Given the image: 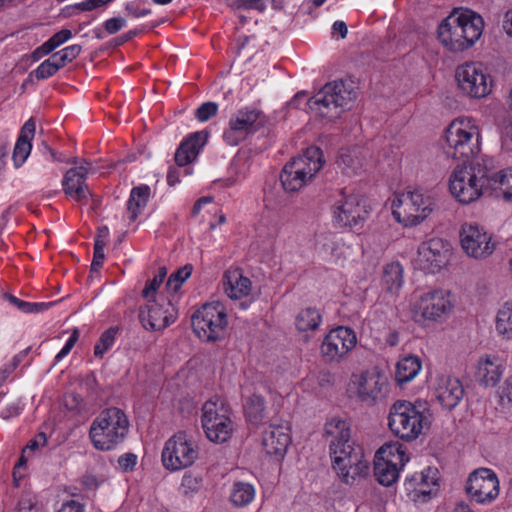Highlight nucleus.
<instances>
[{
    "mask_svg": "<svg viewBox=\"0 0 512 512\" xmlns=\"http://www.w3.org/2000/svg\"><path fill=\"white\" fill-rule=\"evenodd\" d=\"M382 283L390 293H396L403 284V268L400 263L392 262L385 266Z\"/></svg>",
    "mask_w": 512,
    "mask_h": 512,
    "instance_id": "79ce46f5",
    "label": "nucleus"
},
{
    "mask_svg": "<svg viewBox=\"0 0 512 512\" xmlns=\"http://www.w3.org/2000/svg\"><path fill=\"white\" fill-rule=\"evenodd\" d=\"M500 401L502 404L505 401L512 404V376L508 377L500 388Z\"/></svg>",
    "mask_w": 512,
    "mask_h": 512,
    "instance_id": "052dcab7",
    "label": "nucleus"
},
{
    "mask_svg": "<svg viewBox=\"0 0 512 512\" xmlns=\"http://www.w3.org/2000/svg\"><path fill=\"white\" fill-rule=\"evenodd\" d=\"M89 167L90 163L84 158L66 157V198L80 206L87 205L90 199L95 206L99 202L86 183Z\"/></svg>",
    "mask_w": 512,
    "mask_h": 512,
    "instance_id": "a211bd4d",
    "label": "nucleus"
},
{
    "mask_svg": "<svg viewBox=\"0 0 512 512\" xmlns=\"http://www.w3.org/2000/svg\"><path fill=\"white\" fill-rule=\"evenodd\" d=\"M459 237L461 247L469 257L485 259L495 250L492 235L477 223H464Z\"/></svg>",
    "mask_w": 512,
    "mask_h": 512,
    "instance_id": "6ab92c4d",
    "label": "nucleus"
},
{
    "mask_svg": "<svg viewBox=\"0 0 512 512\" xmlns=\"http://www.w3.org/2000/svg\"><path fill=\"white\" fill-rule=\"evenodd\" d=\"M105 259L104 248H101V244L96 245L93 251V259L91 263V271L98 272L103 266Z\"/></svg>",
    "mask_w": 512,
    "mask_h": 512,
    "instance_id": "4d7b16f0",
    "label": "nucleus"
},
{
    "mask_svg": "<svg viewBox=\"0 0 512 512\" xmlns=\"http://www.w3.org/2000/svg\"><path fill=\"white\" fill-rule=\"evenodd\" d=\"M232 415L230 405L222 397L214 396L203 404L201 425L209 441L222 444L232 437L234 431Z\"/></svg>",
    "mask_w": 512,
    "mask_h": 512,
    "instance_id": "9d476101",
    "label": "nucleus"
},
{
    "mask_svg": "<svg viewBox=\"0 0 512 512\" xmlns=\"http://www.w3.org/2000/svg\"><path fill=\"white\" fill-rule=\"evenodd\" d=\"M348 33L347 25L344 21L337 20L332 25V34L339 35L341 39L346 38Z\"/></svg>",
    "mask_w": 512,
    "mask_h": 512,
    "instance_id": "e2e57ef3",
    "label": "nucleus"
},
{
    "mask_svg": "<svg viewBox=\"0 0 512 512\" xmlns=\"http://www.w3.org/2000/svg\"><path fill=\"white\" fill-rule=\"evenodd\" d=\"M128 15L134 18H141L151 14V9L143 5L142 0L129 2L125 5Z\"/></svg>",
    "mask_w": 512,
    "mask_h": 512,
    "instance_id": "864d4df0",
    "label": "nucleus"
},
{
    "mask_svg": "<svg viewBox=\"0 0 512 512\" xmlns=\"http://www.w3.org/2000/svg\"><path fill=\"white\" fill-rule=\"evenodd\" d=\"M351 384L355 387L357 397L365 403L375 404L383 399L388 391L387 378L376 370H366L354 374Z\"/></svg>",
    "mask_w": 512,
    "mask_h": 512,
    "instance_id": "4be33fe9",
    "label": "nucleus"
},
{
    "mask_svg": "<svg viewBox=\"0 0 512 512\" xmlns=\"http://www.w3.org/2000/svg\"><path fill=\"white\" fill-rule=\"evenodd\" d=\"M117 333V327H110L101 334L99 340L94 346L95 357L102 358L104 354L113 347L116 342Z\"/></svg>",
    "mask_w": 512,
    "mask_h": 512,
    "instance_id": "de8ad7c7",
    "label": "nucleus"
},
{
    "mask_svg": "<svg viewBox=\"0 0 512 512\" xmlns=\"http://www.w3.org/2000/svg\"><path fill=\"white\" fill-rule=\"evenodd\" d=\"M129 426V419L123 410L106 408L92 421L89 439L96 450L112 451L124 442Z\"/></svg>",
    "mask_w": 512,
    "mask_h": 512,
    "instance_id": "20e7f679",
    "label": "nucleus"
},
{
    "mask_svg": "<svg viewBox=\"0 0 512 512\" xmlns=\"http://www.w3.org/2000/svg\"><path fill=\"white\" fill-rule=\"evenodd\" d=\"M61 437V430L57 429L55 423L51 420L46 421L41 428V431L22 449L21 455L18 462L15 464L13 469V480L16 486H19V481L22 478L20 469L26 466L28 459L39 450L44 447L49 439L59 441Z\"/></svg>",
    "mask_w": 512,
    "mask_h": 512,
    "instance_id": "b1692460",
    "label": "nucleus"
},
{
    "mask_svg": "<svg viewBox=\"0 0 512 512\" xmlns=\"http://www.w3.org/2000/svg\"><path fill=\"white\" fill-rule=\"evenodd\" d=\"M61 52L53 54L33 71L38 80L49 78L64 66V54H61Z\"/></svg>",
    "mask_w": 512,
    "mask_h": 512,
    "instance_id": "c03bdc74",
    "label": "nucleus"
},
{
    "mask_svg": "<svg viewBox=\"0 0 512 512\" xmlns=\"http://www.w3.org/2000/svg\"><path fill=\"white\" fill-rule=\"evenodd\" d=\"M345 244L334 233L321 235L317 242V249L321 257L329 262L337 263L344 254Z\"/></svg>",
    "mask_w": 512,
    "mask_h": 512,
    "instance_id": "473e14b6",
    "label": "nucleus"
},
{
    "mask_svg": "<svg viewBox=\"0 0 512 512\" xmlns=\"http://www.w3.org/2000/svg\"><path fill=\"white\" fill-rule=\"evenodd\" d=\"M198 454V447L192 437L179 431L165 442L161 460L165 469L175 472L192 466Z\"/></svg>",
    "mask_w": 512,
    "mask_h": 512,
    "instance_id": "4468645a",
    "label": "nucleus"
},
{
    "mask_svg": "<svg viewBox=\"0 0 512 512\" xmlns=\"http://www.w3.org/2000/svg\"><path fill=\"white\" fill-rule=\"evenodd\" d=\"M80 52L81 46L79 45L66 46V61H72L80 54Z\"/></svg>",
    "mask_w": 512,
    "mask_h": 512,
    "instance_id": "338daca9",
    "label": "nucleus"
},
{
    "mask_svg": "<svg viewBox=\"0 0 512 512\" xmlns=\"http://www.w3.org/2000/svg\"><path fill=\"white\" fill-rule=\"evenodd\" d=\"M209 138L206 130L196 131L184 137L176 149L174 160L179 167H184L196 160Z\"/></svg>",
    "mask_w": 512,
    "mask_h": 512,
    "instance_id": "a878e982",
    "label": "nucleus"
},
{
    "mask_svg": "<svg viewBox=\"0 0 512 512\" xmlns=\"http://www.w3.org/2000/svg\"><path fill=\"white\" fill-rule=\"evenodd\" d=\"M433 200L419 190L395 195L392 201V215L405 227L416 226L432 212Z\"/></svg>",
    "mask_w": 512,
    "mask_h": 512,
    "instance_id": "9b49d317",
    "label": "nucleus"
},
{
    "mask_svg": "<svg viewBox=\"0 0 512 512\" xmlns=\"http://www.w3.org/2000/svg\"><path fill=\"white\" fill-rule=\"evenodd\" d=\"M64 43V30L57 32L53 37H51L48 41L38 47L32 54L35 60H39L45 55L52 52L59 45Z\"/></svg>",
    "mask_w": 512,
    "mask_h": 512,
    "instance_id": "8fccbe9b",
    "label": "nucleus"
},
{
    "mask_svg": "<svg viewBox=\"0 0 512 512\" xmlns=\"http://www.w3.org/2000/svg\"><path fill=\"white\" fill-rule=\"evenodd\" d=\"M16 512H42V506L32 492H22L17 505Z\"/></svg>",
    "mask_w": 512,
    "mask_h": 512,
    "instance_id": "09e8293b",
    "label": "nucleus"
},
{
    "mask_svg": "<svg viewBox=\"0 0 512 512\" xmlns=\"http://www.w3.org/2000/svg\"><path fill=\"white\" fill-rule=\"evenodd\" d=\"M35 127V121L31 118L24 123L20 130L12 156L16 167H20L31 152V140L35 135Z\"/></svg>",
    "mask_w": 512,
    "mask_h": 512,
    "instance_id": "2f4dec72",
    "label": "nucleus"
},
{
    "mask_svg": "<svg viewBox=\"0 0 512 512\" xmlns=\"http://www.w3.org/2000/svg\"><path fill=\"white\" fill-rule=\"evenodd\" d=\"M490 188L497 197L506 202H512V167L502 169L493 176L490 175Z\"/></svg>",
    "mask_w": 512,
    "mask_h": 512,
    "instance_id": "4c0bfd02",
    "label": "nucleus"
},
{
    "mask_svg": "<svg viewBox=\"0 0 512 512\" xmlns=\"http://www.w3.org/2000/svg\"><path fill=\"white\" fill-rule=\"evenodd\" d=\"M109 238V229L107 226H101L97 229V233L94 238V247L101 244V248H105Z\"/></svg>",
    "mask_w": 512,
    "mask_h": 512,
    "instance_id": "680f3d73",
    "label": "nucleus"
},
{
    "mask_svg": "<svg viewBox=\"0 0 512 512\" xmlns=\"http://www.w3.org/2000/svg\"><path fill=\"white\" fill-rule=\"evenodd\" d=\"M151 189L146 184L133 187L127 201V214L130 222H135L143 209L147 206Z\"/></svg>",
    "mask_w": 512,
    "mask_h": 512,
    "instance_id": "72a5a7b5",
    "label": "nucleus"
},
{
    "mask_svg": "<svg viewBox=\"0 0 512 512\" xmlns=\"http://www.w3.org/2000/svg\"><path fill=\"white\" fill-rule=\"evenodd\" d=\"M402 467L374 459V475L383 486H391L398 478Z\"/></svg>",
    "mask_w": 512,
    "mask_h": 512,
    "instance_id": "ea45409f",
    "label": "nucleus"
},
{
    "mask_svg": "<svg viewBox=\"0 0 512 512\" xmlns=\"http://www.w3.org/2000/svg\"><path fill=\"white\" fill-rule=\"evenodd\" d=\"M66 512H84V505L77 500H66Z\"/></svg>",
    "mask_w": 512,
    "mask_h": 512,
    "instance_id": "0e129e2a",
    "label": "nucleus"
},
{
    "mask_svg": "<svg viewBox=\"0 0 512 512\" xmlns=\"http://www.w3.org/2000/svg\"><path fill=\"white\" fill-rule=\"evenodd\" d=\"M218 112V104L215 102H205L201 104L196 110H195V118L199 122H206L209 119H211L213 116H215Z\"/></svg>",
    "mask_w": 512,
    "mask_h": 512,
    "instance_id": "603ef678",
    "label": "nucleus"
},
{
    "mask_svg": "<svg viewBox=\"0 0 512 512\" xmlns=\"http://www.w3.org/2000/svg\"><path fill=\"white\" fill-rule=\"evenodd\" d=\"M464 389L462 383L457 379L449 376H441L437 380L435 387V396L441 406L451 410L455 408L462 400Z\"/></svg>",
    "mask_w": 512,
    "mask_h": 512,
    "instance_id": "cd10ccee",
    "label": "nucleus"
},
{
    "mask_svg": "<svg viewBox=\"0 0 512 512\" xmlns=\"http://www.w3.org/2000/svg\"><path fill=\"white\" fill-rule=\"evenodd\" d=\"M496 330L506 339H512V302H506L498 311Z\"/></svg>",
    "mask_w": 512,
    "mask_h": 512,
    "instance_id": "a18cd8bd",
    "label": "nucleus"
},
{
    "mask_svg": "<svg viewBox=\"0 0 512 512\" xmlns=\"http://www.w3.org/2000/svg\"><path fill=\"white\" fill-rule=\"evenodd\" d=\"M267 1L268 0H237V4L240 8L264 12L267 7Z\"/></svg>",
    "mask_w": 512,
    "mask_h": 512,
    "instance_id": "13d9d810",
    "label": "nucleus"
},
{
    "mask_svg": "<svg viewBox=\"0 0 512 512\" xmlns=\"http://www.w3.org/2000/svg\"><path fill=\"white\" fill-rule=\"evenodd\" d=\"M438 487V470L431 467L407 476L404 481L405 491L414 502H427Z\"/></svg>",
    "mask_w": 512,
    "mask_h": 512,
    "instance_id": "5701e85b",
    "label": "nucleus"
},
{
    "mask_svg": "<svg viewBox=\"0 0 512 512\" xmlns=\"http://www.w3.org/2000/svg\"><path fill=\"white\" fill-rule=\"evenodd\" d=\"M325 434L330 437L329 451L333 469L345 484L368 474L369 463L364 459L360 445L351 438V428L347 420L332 417L325 423Z\"/></svg>",
    "mask_w": 512,
    "mask_h": 512,
    "instance_id": "f257e3e1",
    "label": "nucleus"
},
{
    "mask_svg": "<svg viewBox=\"0 0 512 512\" xmlns=\"http://www.w3.org/2000/svg\"><path fill=\"white\" fill-rule=\"evenodd\" d=\"M264 123L265 116L261 110L250 106L242 107L230 116L222 139L226 145L237 146L257 133Z\"/></svg>",
    "mask_w": 512,
    "mask_h": 512,
    "instance_id": "ddd939ff",
    "label": "nucleus"
},
{
    "mask_svg": "<svg viewBox=\"0 0 512 512\" xmlns=\"http://www.w3.org/2000/svg\"><path fill=\"white\" fill-rule=\"evenodd\" d=\"M480 129L473 118L458 117L445 130L447 157L468 161L480 151Z\"/></svg>",
    "mask_w": 512,
    "mask_h": 512,
    "instance_id": "423d86ee",
    "label": "nucleus"
},
{
    "mask_svg": "<svg viewBox=\"0 0 512 512\" xmlns=\"http://www.w3.org/2000/svg\"><path fill=\"white\" fill-rule=\"evenodd\" d=\"M192 328L199 339L214 342L223 338L228 325V317L224 305L211 302L202 305L192 317Z\"/></svg>",
    "mask_w": 512,
    "mask_h": 512,
    "instance_id": "f8f14e48",
    "label": "nucleus"
},
{
    "mask_svg": "<svg viewBox=\"0 0 512 512\" xmlns=\"http://www.w3.org/2000/svg\"><path fill=\"white\" fill-rule=\"evenodd\" d=\"M290 444L291 435L288 426L270 424L263 433L262 445L268 455L282 458Z\"/></svg>",
    "mask_w": 512,
    "mask_h": 512,
    "instance_id": "bb28decb",
    "label": "nucleus"
},
{
    "mask_svg": "<svg viewBox=\"0 0 512 512\" xmlns=\"http://www.w3.org/2000/svg\"><path fill=\"white\" fill-rule=\"evenodd\" d=\"M127 22L122 17H113L104 22V28L109 34H116L126 26Z\"/></svg>",
    "mask_w": 512,
    "mask_h": 512,
    "instance_id": "5fc2aeb1",
    "label": "nucleus"
},
{
    "mask_svg": "<svg viewBox=\"0 0 512 512\" xmlns=\"http://www.w3.org/2000/svg\"><path fill=\"white\" fill-rule=\"evenodd\" d=\"M505 367L503 360L496 355H486L479 359L476 377L480 384L494 387L501 379Z\"/></svg>",
    "mask_w": 512,
    "mask_h": 512,
    "instance_id": "c85d7f7f",
    "label": "nucleus"
},
{
    "mask_svg": "<svg viewBox=\"0 0 512 512\" xmlns=\"http://www.w3.org/2000/svg\"><path fill=\"white\" fill-rule=\"evenodd\" d=\"M357 344V336L353 329L338 326L331 329L324 337L320 351L327 362L339 363Z\"/></svg>",
    "mask_w": 512,
    "mask_h": 512,
    "instance_id": "aec40b11",
    "label": "nucleus"
},
{
    "mask_svg": "<svg viewBox=\"0 0 512 512\" xmlns=\"http://www.w3.org/2000/svg\"><path fill=\"white\" fill-rule=\"evenodd\" d=\"M490 183V170L484 163L475 162L454 169L449 178V190L459 203L470 204L490 188Z\"/></svg>",
    "mask_w": 512,
    "mask_h": 512,
    "instance_id": "39448f33",
    "label": "nucleus"
},
{
    "mask_svg": "<svg viewBox=\"0 0 512 512\" xmlns=\"http://www.w3.org/2000/svg\"><path fill=\"white\" fill-rule=\"evenodd\" d=\"M503 30L512 37V10L507 11L504 16Z\"/></svg>",
    "mask_w": 512,
    "mask_h": 512,
    "instance_id": "774afa93",
    "label": "nucleus"
},
{
    "mask_svg": "<svg viewBox=\"0 0 512 512\" xmlns=\"http://www.w3.org/2000/svg\"><path fill=\"white\" fill-rule=\"evenodd\" d=\"M166 274V268H160L158 273L151 280H148L146 282L145 287L142 291V296L148 298L151 294H154L158 290L160 285L163 283Z\"/></svg>",
    "mask_w": 512,
    "mask_h": 512,
    "instance_id": "3c124183",
    "label": "nucleus"
},
{
    "mask_svg": "<svg viewBox=\"0 0 512 512\" xmlns=\"http://www.w3.org/2000/svg\"><path fill=\"white\" fill-rule=\"evenodd\" d=\"M223 286L230 299L240 300L248 297L252 290L251 280L240 269H229L224 273Z\"/></svg>",
    "mask_w": 512,
    "mask_h": 512,
    "instance_id": "c756f323",
    "label": "nucleus"
},
{
    "mask_svg": "<svg viewBox=\"0 0 512 512\" xmlns=\"http://www.w3.org/2000/svg\"><path fill=\"white\" fill-rule=\"evenodd\" d=\"M422 363L419 357L408 355L398 361L395 371V380L399 385L413 380L421 371Z\"/></svg>",
    "mask_w": 512,
    "mask_h": 512,
    "instance_id": "c9c22d12",
    "label": "nucleus"
},
{
    "mask_svg": "<svg viewBox=\"0 0 512 512\" xmlns=\"http://www.w3.org/2000/svg\"><path fill=\"white\" fill-rule=\"evenodd\" d=\"M330 211L334 227L359 229L367 220L370 208L362 194L343 188L336 196Z\"/></svg>",
    "mask_w": 512,
    "mask_h": 512,
    "instance_id": "1a4fd4ad",
    "label": "nucleus"
},
{
    "mask_svg": "<svg viewBox=\"0 0 512 512\" xmlns=\"http://www.w3.org/2000/svg\"><path fill=\"white\" fill-rule=\"evenodd\" d=\"M323 165L322 150L316 146L306 148L283 167L280 181L284 190L290 193L299 191L313 180Z\"/></svg>",
    "mask_w": 512,
    "mask_h": 512,
    "instance_id": "0eeeda50",
    "label": "nucleus"
},
{
    "mask_svg": "<svg viewBox=\"0 0 512 512\" xmlns=\"http://www.w3.org/2000/svg\"><path fill=\"white\" fill-rule=\"evenodd\" d=\"M484 20L476 12L465 9L453 12L438 27L439 41L450 51H464L481 37Z\"/></svg>",
    "mask_w": 512,
    "mask_h": 512,
    "instance_id": "f03ea898",
    "label": "nucleus"
},
{
    "mask_svg": "<svg viewBox=\"0 0 512 512\" xmlns=\"http://www.w3.org/2000/svg\"><path fill=\"white\" fill-rule=\"evenodd\" d=\"M455 77L459 89L470 98H484L492 91L493 79L482 63L466 62L460 65Z\"/></svg>",
    "mask_w": 512,
    "mask_h": 512,
    "instance_id": "f3484780",
    "label": "nucleus"
},
{
    "mask_svg": "<svg viewBox=\"0 0 512 512\" xmlns=\"http://www.w3.org/2000/svg\"><path fill=\"white\" fill-rule=\"evenodd\" d=\"M375 460L389 462L399 467L409 461V456L406 452V447L399 442H391L384 444L375 454Z\"/></svg>",
    "mask_w": 512,
    "mask_h": 512,
    "instance_id": "f704fd0d",
    "label": "nucleus"
},
{
    "mask_svg": "<svg viewBox=\"0 0 512 512\" xmlns=\"http://www.w3.org/2000/svg\"><path fill=\"white\" fill-rule=\"evenodd\" d=\"M118 464L123 471H132L137 464V456L133 453H125L118 458Z\"/></svg>",
    "mask_w": 512,
    "mask_h": 512,
    "instance_id": "6e6d98bb",
    "label": "nucleus"
},
{
    "mask_svg": "<svg viewBox=\"0 0 512 512\" xmlns=\"http://www.w3.org/2000/svg\"><path fill=\"white\" fill-rule=\"evenodd\" d=\"M430 409L426 401H395L389 410L388 427L401 440H416L429 424Z\"/></svg>",
    "mask_w": 512,
    "mask_h": 512,
    "instance_id": "7ed1b4c3",
    "label": "nucleus"
},
{
    "mask_svg": "<svg viewBox=\"0 0 512 512\" xmlns=\"http://www.w3.org/2000/svg\"><path fill=\"white\" fill-rule=\"evenodd\" d=\"M177 319L178 307L174 297L159 295L148 300L139 310V320L142 326L149 331H162Z\"/></svg>",
    "mask_w": 512,
    "mask_h": 512,
    "instance_id": "dca6fc26",
    "label": "nucleus"
},
{
    "mask_svg": "<svg viewBox=\"0 0 512 512\" xmlns=\"http://www.w3.org/2000/svg\"><path fill=\"white\" fill-rule=\"evenodd\" d=\"M181 485L186 491H197L200 487V479L190 473L184 474Z\"/></svg>",
    "mask_w": 512,
    "mask_h": 512,
    "instance_id": "bf43d9fd",
    "label": "nucleus"
},
{
    "mask_svg": "<svg viewBox=\"0 0 512 512\" xmlns=\"http://www.w3.org/2000/svg\"><path fill=\"white\" fill-rule=\"evenodd\" d=\"M337 164L345 174H357L363 167V157L360 148H342Z\"/></svg>",
    "mask_w": 512,
    "mask_h": 512,
    "instance_id": "e433bc0d",
    "label": "nucleus"
},
{
    "mask_svg": "<svg viewBox=\"0 0 512 512\" xmlns=\"http://www.w3.org/2000/svg\"><path fill=\"white\" fill-rule=\"evenodd\" d=\"M466 491L479 504L491 503L500 491L496 473L489 468L475 470L468 477Z\"/></svg>",
    "mask_w": 512,
    "mask_h": 512,
    "instance_id": "412c9836",
    "label": "nucleus"
},
{
    "mask_svg": "<svg viewBox=\"0 0 512 512\" xmlns=\"http://www.w3.org/2000/svg\"><path fill=\"white\" fill-rule=\"evenodd\" d=\"M14 371L13 365L9 363L4 364L0 368V385H2Z\"/></svg>",
    "mask_w": 512,
    "mask_h": 512,
    "instance_id": "69168bd1",
    "label": "nucleus"
},
{
    "mask_svg": "<svg viewBox=\"0 0 512 512\" xmlns=\"http://www.w3.org/2000/svg\"><path fill=\"white\" fill-rule=\"evenodd\" d=\"M454 305L447 290L435 289L423 293L413 304L415 321L442 322L451 313Z\"/></svg>",
    "mask_w": 512,
    "mask_h": 512,
    "instance_id": "2eb2a0df",
    "label": "nucleus"
},
{
    "mask_svg": "<svg viewBox=\"0 0 512 512\" xmlns=\"http://www.w3.org/2000/svg\"><path fill=\"white\" fill-rule=\"evenodd\" d=\"M244 416L253 427L266 424L270 419V410L263 396L254 393L244 403Z\"/></svg>",
    "mask_w": 512,
    "mask_h": 512,
    "instance_id": "7c9ffc66",
    "label": "nucleus"
},
{
    "mask_svg": "<svg viewBox=\"0 0 512 512\" xmlns=\"http://www.w3.org/2000/svg\"><path fill=\"white\" fill-rule=\"evenodd\" d=\"M356 92L344 81L329 82L307 100L308 107L322 118L333 120L345 109H350Z\"/></svg>",
    "mask_w": 512,
    "mask_h": 512,
    "instance_id": "6e6552de",
    "label": "nucleus"
},
{
    "mask_svg": "<svg viewBox=\"0 0 512 512\" xmlns=\"http://www.w3.org/2000/svg\"><path fill=\"white\" fill-rule=\"evenodd\" d=\"M4 298L7 299L11 305L15 306L18 310H20L23 313L43 312L53 305L52 302L44 303L23 301L11 294H5Z\"/></svg>",
    "mask_w": 512,
    "mask_h": 512,
    "instance_id": "49530a36",
    "label": "nucleus"
},
{
    "mask_svg": "<svg viewBox=\"0 0 512 512\" xmlns=\"http://www.w3.org/2000/svg\"><path fill=\"white\" fill-rule=\"evenodd\" d=\"M448 242L440 238H432L423 242L418 248V261L423 269L435 273L448 261Z\"/></svg>",
    "mask_w": 512,
    "mask_h": 512,
    "instance_id": "393cba45",
    "label": "nucleus"
},
{
    "mask_svg": "<svg viewBox=\"0 0 512 512\" xmlns=\"http://www.w3.org/2000/svg\"><path fill=\"white\" fill-rule=\"evenodd\" d=\"M322 323V315L316 308L302 309L296 316L295 324L299 331L307 332L316 330Z\"/></svg>",
    "mask_w": 512,
    "mask_h": 512,
    "instance_id": "a19ab883",
    "label": "nucleus"
},
{
    "mask_svg": "<svg viewBox=\"0 0 512 512\" xmlns=\"http://www.w3.org/2000/svg\"><path fill=\"white\" fill-rule=\"evenodd\" d=\"M255 498V487L247 482H235L230 491V501L236 507H245Z\"/></svg>",
    "mask_w": 512,
    "mask_h": 512,
    "instance_id": "58836bf2",
    "label": "nucleus"
},
{
    "mask_svg": "<svg viewBox=\"0 0 512 512\" xmlns=\"http://www.w3.org/2000/svg\"><path fill=\"white\" fill-rule=\"evenodd\" d=\"M193 267L191 264H186L173 272L166 283L167 297H174V301L177 302V294L181 289L183 283L191 276Z\"/></svg>",
    "mask_w": 512,
    "mask_h": 512,
    "instance_id": "37998d69",
    "label": "nucleus"
}]
</instances>
